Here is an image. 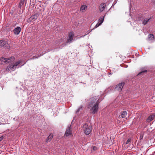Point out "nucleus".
<instances>
[{
    "label": "nucleus",
    "mask_w": 155,
    "mask_h": 155,
    "mask_svg": "<svg viewBox=\"0 0 155 155\" xmlns=\"http://www.w3.org/2000/svg\"><path fill=\"white\" fill-rule=\"evenodd\" d=\"M83 110V107L82 106H81L80 107H79L78 109L76 111V114H79V113L80 112L81 113V111Z\"/></svg>",
    "instance_id": "6ab92c4d"
},
{
    "label": "nucleus",
    "mask_w": 155,
    "mask_h": 155,
    "mask_svg": "<svg viewBox=\"0 0 155 155\" xmlns=\"http://www.w3.org/2000/svg\"><path fill=\"white\" fill-rule=\"evenodd\" d=\"M92 148L93 149V150L94 151H96L97 149V148L95 146H93L92 147Z\"/></svg>",
    "instance_id": "4be33fe9"
},
{
    "label": "nucleus",
    "mask_w": 155,
    "mask_h": 155,
    "mask_svg": "<svg viewBox=\"0 0 155 155\" xmlns=\"http://www.w3.org/2000/svg\"><path fill=\"white\" fill-rule=\"evenodd\" d=\"M106 7L105 4L104 3H101L99 6V10L101 12L104 11Z\"/></svg>",
    "instance_id": "f8f14e48"
},
{
    "label": "nucleus",
    "mask_w": 155,
    "mask_h": 155,
    "mask_svg": "<svg viewBox=\"0 0 155 155\" xmlns=\"http://www.w3.org/2000/svg\"><path fill=\"white\" fill-rule=\"evenodd\" d=\"M109 74H113V72H110V73H109Z\"/></svg>",
    "instance_id": "2f4dec72"
},
{
    "label": "nucleus",
    "mask_w": 155,
    "mask_h": 155,
    "mask_svg": "<svg viewBox=\"0 0 155 155\" xmlns=\"http://www.w3.org/2000/svg\"><path fill=\"white\" fill-rule=\"evenodd\" d=\"M22 63V61L21 60H19L15 62L14 64H11L9 65V66L7 68V70L9 71H14L18 65L19 64H21Z\"/></svg>",
    "instance_id": "f03ea898"
},
{
    "label": "nucleus",
    "mask_w": 155,
    "mask_h": 155,
    "mask_svg": "<svg viewBox=\"0 0 155 155\" xmlns=\"http://www.w3.org/2000/svg\"><path fill=\"white\" fill-rule=\"evenodd\" d=\"M21 31V28L20 27L18 26L13 30V32L15 35H18Z\"/></svg>",
    "instance_id": "9d476101"
},
{
    "label": "nucleus",
    "mask_w": 155,
    "mask_h": 155,
    "mask_svg": "<svg viewBox=\"0 0 155 155\" xmlns=\"http://www.w3.org/2000/svg\"><path fill=\"white\" fill-rule=\"evenodd\" d=\"M82 129L84 134L87 135H89L92 131L91 127H88L86 123L84 124L82 127Z\"/></svg>",
    "instance_id": "20e7f679"
},
{
    "label": "nucleus",
    "mask_w": 155,
    "mask_h": 155,
    "mask_svg": "<svg viewBox=\"0 0 155 155\" xmlns=\"http://www.w3.org/2000/svg\"><path fill=\"white\" fill-rule=\"evenodd\" d=\"M148 38L151 40L154 38V37L153 34H150L148 35Z\"/></svg>",
    "instance_id": "412c9836"
},
{
    "label": "nucleus",
    "mask_w": 155,
    "mask_h": 155,
    "mask_svg": "<svg viewBox=\"0 0 155 155\" xmlns=\"http://www.w3.org/2000/svg\"><path fill=\"white\" fill-rule=\"evenodd\" d=\"M117 2V1H116L115 3H114V2L113 4L112 5H113V6L114 5H115V4Z\"/></svg>",
    "instance_id": "c756f323"
},
{
    "label": "nucleus",
    "mask_w": 155,
    "mask_h": 155,
    "mask_svg": "<svg viewBox=\"0 0 155 155\" xmlns=\"http://www.w3.org/2000/svg\"><path fill=\"white\" fill-rule=\"evenodd\" d=\"M131 139L130 138H129L127 140L125 144L124 143L123 144V146L124 145H125V144H129V145H128V146H130V142H131Z\"/></svg>",
    "instance_id": "aec40b11"
},
{
    "label": "nucleus",
    "mask_w": 155,
    "mask_h": 155,
    "mask_svg": "<svg viewBox=\"0 0 155 155\" xmlns=\"http://www.w3.org/2000/svg\"><path fill=\"white\" fill-rule=\"evenodd\" d=\"M35 58L34 57H33V58H31L30 59L31 60H32V59H33L35 58Z\"/></svg>",
    "instance_id": "c85d7f7f"
},
{
    "label": "nucleus",
    "mask_w": 155,
    "mask_h": 155,
    "mask_svg": "<svg viewBox=\"0 0 155 155\" xmlns=\"http://www.w3.org/2000/svg\"><path fill=\"white\" fill-rule=\"evenodd\" d=\"M51 140H50L49 137L48 136L46 139V142L48 143V142H50Z\"/></svg>",
    "instance_id": "a878e982"
},
{
    "label": "nucleus",
    "mask_w": 155,
    "mask_h": 155,
    "mask_svg": "<svg viewBox=\"0 0 155 155\" xmlns=\"http://www.w3.org/2000/svg\"><path fill=\"white\" fill-rule=\"evenodd\" d=\"M26 63V62L25 63H24L23 64H22L20 67H21V66L24 65Z\"/></svg>",
    "instance_id": "473e14b6"
},
{
    "label": "nucleus",
    "mask_w": 155,
    "mask_h": 155,
    "mask_svg": "<svg viewBox=\"0 0 155 155\" xmlns=\"http://www.w3.org/2000/svg\"><path fill=\"white\" fill-rule=\"evenodd\" d=\"M97 99L96 97L91 98L89 99V102L88 105V108H90L93 114H95L97 113L98 109V105L100 101L99 99Z\"/></svg>",
    "instance_id": "f257e3e1"
},
{
    "label": "nucleus",
    "mask_w": 155,
    "mask_h": 155,
    "mask_svg": "<svg viewBox=\"0 0 155 155\" xmlns=\"http://www.w3.org/2000/svg\"><path fill=\"white\" fill-rule=\"evenodd\" d=\"M70 127L71 126H70V127H69L66 130L65 134L66 136H69L71 134V132H70Z\"/></svg>",
    "instance_id": "dca6fc26"
},
{
    "label": "nucleus",
    "mask_w": 155,
    "mask_h": 155,
    "mask_svg": "<svg viewBox=\"0 0 155 155\" xmlns=\"http://www.w3.org/2000/svg\"><path fill=\"white\" fill-rule=\"evenodd\" d=\"M75 118H74V119L72 120L71 122V125L74 124V123H75V120L74 119Z\"/></svg>",
    "instance_id": "bb28decb"
},
{
    "label": "nucleus",
    "mask_w": 155,
    "mask_h": 155,
    "mask_svg": "<svg viewBox=\"0 0 155 155\" xmlns=\"http://www.w3.org/2000/svg\"><path fill=\"white\" fill-rule=\"evenodd\" d=\"M23 10H22V13L23 12Z\"/></svg>",
    "instance_id": "c9c22d12"
},
{
    "label": "nucleus",
    "mask_w": 155,
    "mask_h": 155,
    "mask_svg": "<svg viewBox=\"0 0 155 155\" xmlns=\"http://www.w3.org/2000/svg\"><path fill=\"white\" fill-rule=\"evenodd\" d=\"M25 0H21L18 6V8L21 9V7L24 4Z\"/></svg>",
    "instance_id": "a211bd4d"
},
{
    "label": "nucleus",
    "mask_w": 155,
    "mask_h": 155,
    "mask_svg": "<svg viewBox=\"0 0 155 155\" xmlns=\"http://www.w3.org/2000/svg\"><path fill=\"white\" fill-rule=\"evenodd\" d=\"M33 21L31 17H30L28 19L27 22L28 23H31V22Z\"/></svg>",
    "instance_id": "5701e85b"
},
{
    "label": "nucleus",
    "mask_w": 155,
    "mask_h": 155,
    "mask_svg": "<svg viewBox=\"0 0 155 155\" xmlns=\"http://www.w3.org/2000/svg\"><path fill=\"white\" fill-rule=\"evenodd\" d=\"M141 155H142V154H141Z\"/></svg>",
    "instance_id": "e433bc0d"
},
{
    "label": "nucleus",
    "mask_w": 155,
    "mask_h": 155,
    "mask_svg": "<svg viewBox=\"0 0 155 155\" xmlns=\"http://www.w3.org/2000/svg\"><path fill=\"white\" fill-rule=\"evenodd\" d=\"M15 59V58L14 57H11L8 58L2 57L0 59V64H6L9 62H12Z\"/></svg>",
    "instance_id": "7ed1b4c3"
},
{
    "label": "nucleus",
    "mask_w": 155,
    "mask_h": 155,
    "mask_svg": "<svg viewBox=\"0 0 155 155\" xmlns=\"http://www.w3.org/2000/svg\"><path fill=\"white\" fill-rule=\"evenodd\" d=\"M4 138V137L2 136L0 137V142Z\"/></svg>",
    "instance_id": "cd10ccee"
},
{
    "label": "nucleus",
    "mask_w": 155,
    "mask_h": 155,
    "mask_svg": "<svg viewBox=\"0 0 155 155\" xmlns=\"http://www.w3.org/2000/svg\"><path fill=\"white\" fill-rule=\"evenodd\" d=\"M49 137L50 139L51 140L53 138V135L52 134H50V135L48 136Z\"/></svg>",
    "instance_id": "b1692460"
},
{
    "label": "nucleus",
    "mask_w": 155,
    "mask_h": 155,
    "mask_svg": "<svg viewBox=\"0 0 155 155\" xmlns=\"http://www.w3.org/2000/svg\"><path fill=\"white\" fill-rule=\"evenodd\" d=\"M143 135L142 134H140V141L143 139Z\"/></svg>",
    "instance_id": "393cba45"
},
{
    "label": "nucleus",
    "mask_w": 155,
    "mask_h": 155,
    "mask_svg": "<svg viewBox=\"0 0 155 155\" xmlns=\"http://www.w3.org/2000/svg\"><path fill=\"white\" fill-rule=\"evenodd\" d=\"M87 34H86L85 35H82V36H81V38H83V37H84L86 35H87Z\"/></svg>",
    "instance_id": "7c9ffc66"
},
{
    "label": "nucleus",
    "mask_w": 155,
    "mask_h": 155,
    "mask_svg": "<svg viewBox=\"0 0 155 155\" xmlns=\"http://www.w3.org/2000/svg\"><path fill=\"white\" fill-rule=\"evenodd\" d=\"M25 20V18H23V21H24Z\"/></svg>",
    "instance_id": "f704fd0d"
},
{
    "label": "nucleus",
    "mask_w": 155,
    "mask_h": 155,
    "mask_svg": "<svg viewBox=\"0 0 155 155\" xmlns=\"http://www.w3.org/2000/svg\"><path fill=\"white\" fill-rule=\"evenodd\" d=\"M127 114V112L126 111H123L121 115L120 116V117H121L122 118H124Z\"/></svg>",
    "instance_id": "2eb2a0df"
},
{
    "label": "nucleus",
    "mask_w": 155,
    "mask_h": 155,
    "mask_svg": "<svg viewBox=\"0 0 155 155\" xmlns=\"http://www.w3.org/2000/svg\"><path fill=\"white\" fill-rule=\"evenodd\" d=\"M155 114H153L149 116L146 120V122L149 123L152 121L154 118Z\"/></svg>",
    "instance_id": "1a4fd4ad"
},
{
    "label": "nucleus",
    "mask_w": 155,
    "mask_h": 155,
    "mask_svg": "<svg viewBox=\"0 0 155 155\" xmlns=\"http://www.w3.org/2000/svg\"><path fill=\"white\" fill-rule=\"evenodd\" d=\"M74 37V34L73 32H70L68 35V36L67 38L66 41V43L70 44L72 42L74 39H73Z\"/></svg>",
    "instance_id": "39448f33"
},
{
    "label": "nucleus",
    "mask_w": 155,
    "mask_h": 155,
    "mask_svg": "<svg viewBox=\"0 0 155 155\" xmlns=\"http://www.w3.org/2000/svg\"><path fill=\"white\" fill-rule=\"evenodd\" d=\"M0 46L1 47H6L8 49L10 48V46L8 43L6 41L2 40H0Z\"/></svg>",
    "instance_id": "6e6552de"
},
{
    "label": "nucleus",
    "mask_w": 155,
    "mask_h": 155,
    "mask_svg": "<svg viewBox=\"0 0 155 155\" xmlns=\"http://www.w3.org/2000/svg\"><path fill=\"white\" fill-rule=\"evenodd\" d=\"M147 71L146 70H141V71L138 73L137 76L138 77H141L143 75H144L145 73L147 72Z\"/></svg>",
    "instance_id": "ddd939ff"
},
{
    "label": "nucleus",
    "mask_w": 155,
    "mask_h": 155,
    "mask_svg": "<svg viewBox=\"0 0 155 155\" xmlns=\"http://www.w3.org/2000/svg\"><path fill=\"white\" fill-rule=\"evenodd\" d=\"M125 84V83L124 82H121L119 83L116 86L114 89L115 90L119 92H120Z\"/></svg>",
    "instance_id": "423d86ee"
},
{
    "label": "nucleus",
    "mask_w": 155,
    "mask_h": 155,
    "mask_svg": "<svg viewBox=\"0 0 155 155\" xmlns=\"http://www.w3.org/2000/svg\"><path fill=\"white\" fill-rule=\"evenodd\" d=\"M153 17H150L149 18H144L142 21V23L144 25H146L148 23V22L152 21V18Z\"/></svg>",
    "instance_id": "9b49d317"
},
{
    "label": "nucleus",
    "mask_w": 155,
    "mask_h": 155,
    "mask_svg": "<svg viewBox=\"0 0 155 155\" xmlns=\"http://www.w3.org/2000/svg\"><path fill=\"white\" fill-rule=\"evenodd\" d=\"M127 148V147H125V148H124V149H126Z\"/></svg>",
    "instance_id": "72a5a7b5"
},
{
    "label": "nucleus",
    "mask_w": 155,
    "mask_h": 155,
    "mask_svg": "<svg viewBox=\"0 0 155 155\" xmlns=\"http://www.w3.org/2000/svg\"><path fill=\"white\" fill-rule=\"evenodd\" d=\"M87 8V7L86 5H82L81 7L80 10L81 12H84Z\"/></svg>",
    "instance_id": "f3484780"
},
{
    "label": "nucleus",
    "mask_w": 155,
    "mask_h": 155,
    "mask_svg": "<svg viewBox=\"0 0 155 155\" xmlns=\"http://www.w3.org/2000/svg\"><path fill=\"white\" fill-rule=\"evenodd\" d=\"M39 14L38 13L32 15L30 17L33 21H35L39 16Z\"/></svg>",
    "instance_id": "4468645a"
},
{
    "label": "nucleus",
    "mask_w": 155,
    "mask_h": 155,
    "mask_svg": "<svg viewBox=\"0 0 155 155\" xmlns=\"http://www.w3.org/2000/svg\"><path fill=\"white\" fill-rule=\"evenodd\" d=\"M105 15L104 16H102L99 18L98 19L97 23L96 24L94 27V28H97L101 25L104 21V19Z\"/></svg>",
    "instance_id": "0eeeda50"
}]
</instances>
